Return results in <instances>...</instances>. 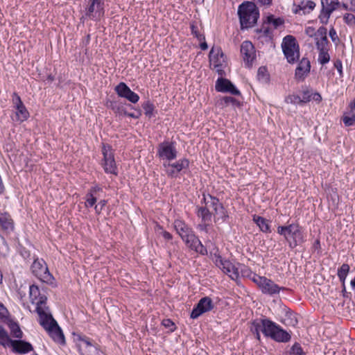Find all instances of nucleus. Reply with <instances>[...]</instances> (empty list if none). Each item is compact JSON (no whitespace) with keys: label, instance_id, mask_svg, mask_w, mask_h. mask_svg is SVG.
Masks as SVG:
<instances>
[{"label":"nucleus","instance_id":"obj_41","mask_svg":"<svg viewBox=\"0 0 355 355\" xmlns=\"http://www.w3.org/2000/svg\"><path fill=\"white\" fill-rule=\"evenodd\" d=\"M124 98L127 99L128 101L132 103H136L139 100V96H138L137 94H136L135 92H132L130 89V92H128V94H126Z\"/></svg>","mask_w":355,"mask_h":355},{"label":"nucleus","instance_id":"obj_43","mask_svg":"<svg viewBox=\"0 0 355 355\" xmlns=\"http://www.w3.org/2000/svg\"><path fill=\"white\" fill-rule=\"evenodd\" d=\"M290 353L294 355H304L302 348L298 343H295L293 345V347L291 349Z\"/></svg>","mask_w":355,"mask_h":355},{"label":"nucleus","instance_id":"obj_64","mask_svg":"<svg viewBox=\"0 0 355 355\" xmlns=\"http://www.w3.org/2000/svg\"><path fill=\"white\" fill-rule=\"evenodd\" d=\"M317 95H318V98L320 99L321 98L320 95V94H317Z\"/></svg>","mask_w":355,"mask_h":355},{"label":"nucleus","instance_id":"obj_6","mask_svg":"<svg viewBox=\"0 0 355 355\" xmlns=\"http://www.w3.org/2000/svg\"><path fill=\"white\" fill-rule=\"evenodd\" d=\"M31 270L32 273L41 282L46 284L53 283L54 278L42 259H35L31 265Z\"/></svg>","mask_w":355,"mask_h":355},{"label":"nucleus","instance_id":"obj_53","mask_svg":"<svg viewBox=\"0 0 355 355\" xmlns=\"http://www.w3.org/2000/svg\"><path fill=\"white\" fill-rule=\"evenodd\" d=\"M210 223H202L201 221V223L198 225V228L201 231H205L207 232V227L209 225Z\"/></svg>","mask_w":355,"mask_h":355},{"label":"nucleus","instance_id":"obj_10","mask_svg":"<svg viewBox=\"0 0 355 355\" xmlns=\"http://www.w3.org/2000/svg\"><path fill=\"white\" fill-rule=\"evenodd\" d=\"M102 153L103 155V166L105 173L117 175L118 168L111 147L108 145L103 144L102 147Z\"/></svg>","mask_w":355,"mask_h":355},{"label":"nucleus","instance_id":"obj_63","mask_svg":"<svg viewBox=\"0 0 355 355\" xmlns=\"http://www.w3.org/2000/svg\"><path fill=\"white\" fill-rule=\"evenodd\" d=\"M320 245V241H316L315 245Z\"/></svg>","mask_w":355,"mask_h":355},{"label":"nucleus","instance_id":"obj_47","mask_svg":"<svg viewBox=\"0 0 355 355\" xmlns=\"http://www.w3.org/2000/svg\"><path fill=\"white\" fill-rule=\"evenodd\" d=\"M12 101L15 108H17L18 106L24 105L23 102L21 100L20 96L17 93H13Z\"/></svg>","mask_w":355,"mask_h":355},{"label":"nucleus","instance_id":"obj_37","mask_svg":"<svg viewBox=\"0 0 355 355\" xmlns=\"http://www.w3.org/2000/svg\"><path fill=\"white\" fill-rule=\"evenodd\" d=\"M268 77L269 75L266 68L264 67H259L257 71L258 80L262 83H266L268 80Z\"/></svg>","mask_w":355,"mask_h":355},{"label":"nucleus","instance_id":"obj_61","mask_svg":"<svg viewBox=\"0 0 355 355\" xmlns=\"http://www.w3.org/2000/svg\"><path fill=\"white\" fill-rule=\"evenodd\" d=\"M196 2H203L204 0H195Z\"/></svg>","mask_w":355,"mask_h":355},{"label":"nucleus","instance_id":"obj_26","mask_svg":"<svg viewBox=\"0 0 355 355\" xmlns=\"http://www.w3.org/2000/svg\"><path fill=\"white\" fill-rule=\"evenodd\" d=\"M310 62L306 58H303L300 62L296 70L295 76L299 79H304L310 71Z\"/></svg>","mask_w":355,"mask_h":355},{"label":"nucleus","instance_id":"obj_52","mask_svg":"<svg viewBox=\"0 0 355 355\" xmlns=\"http://www.w3.org/2000/svg\"><path fill=\"white\" fill-rule=\"evenodd\" d=\"M310 99H311V94H310L309 91L306 90V91L303 92V94L301 96L302 103L309 102L310 101Z\"/></svg>","mask_w":355,"mask_h":355},{"label":"nucleus","instance_id":"obj_55","mask_svg":"<svg viewBox=\"0 0 355 355\" xmlns=\"http://www.w3.org/2000/svg\"><path fill=\"white\" fill-rule=\"evenodd\" d=\"M201 44H200V48L202 50H207L208 49V46H207V42H205V40H202L201 41Z\"/></svg>","mask_w":355,"mask_h":355},{"label":"nucleus","instance_id":"obj_19","mask_svg":"<svg viewBox=\"0 0 355 355\" xmlns=\"http://www.w3.org/2000/svg\"><path fill=\"white\" fill-rule=\"evenodd\" d=\"M213 308L212 301L208 297L202 298L191 313V318H197L201 314L211 310Z\"/></svg>","mask_w":355,"mask_h":355},{"label":"nucleus","instance_id":"obj_39","mask_svg":"<svg viewBox=\"0 0 355 355\" xmlns=\"http://www.w3.org/2000/svg\"><path fill=\"white\" fill-rule=\"evenodd\" d=\"M285 101L287 103H291V104H300L302 103L301 101V96L297 94H291L288 96Z\"/></svg>","mask_w":355,"mask_h":355},{"label":"nucleus","instance_id":"obj_56","mask_svg":"<svg viewBox=\"0 0 355 355\" xmlns=\"http://www.w3.org/2000/svg\"><path fill=\"white\" fill-rule=\"evenodd\" d=\"M263 5H270L272 3V0H257Z\"/></svg>","mask_w":355,"mask_h":355},{"label":"nucleus","instance_id":"obj_46","mask_svg":"<svg viewBox=\"0 0 355 355\" xmlns=\"http://www.w3.org/2000/svg\"><path fill=\"white\" fill-rule=\"evenodd\" d=\"M342 6L348 10H355V0H346L345 2L342 3Z\"/></svg>","mask_w":355,"mask_h":355},{"label":"nucleus","instance_id":"obj_60","mask_svg":"<svg viewBox=\"0 0 355 355\" xmlns=\"http://www.w3.org/2000/svg\"><path fill=\"white\" fill-rule=\"evenodd\" d=\"M0 308L3 309H5L3 305L2 304H0Z\"/></svg>","mask_w":355,"mask_h":355},{"label":"nucleus","instance_id":"obj_20","mask_svg":"<svg viewBox=\"0 0 355 355\" xmlns=\"http://www.w3.org/2000/svg\"><path fill=\"white\" fill-rule=\"evenodd\" d=\"M216 90L220 92H230L233 95H239L240 92L227 79L218 78L216 83Z\"/></svg>","mask_w":355,"mask_h":355},{"label":"nucleus","instance_id":"obj_24","mask_svg":"<svg viewBox=\"0 0 355 355\" xmlns=\"http://www.w3.org/2000/svg\"><path fill=\"white\" fill-rule=\"evenodd\" d=\"M10 347H12L15 353L20 354H26L33 350V347L30 343L22 340H14Z\"/></svg>","mask_w":355,"mask_h":355},{"label":"nucleus","instance_id":"obj_4","mask_svg":"<svg viewBox=\"0 0 355 355\" xmlns=\"http://www.w3.org/2000/svg\"><path fill=\"white\" fill-rule=\"evenodd\" d=\"M277 233L284 237L291 248H295L304 241V236L302 228L295 223L286 226H279Z\"/></svg>","mask_w":355,"mask_h":355},{"label":"nucleus","instance_id":"obj_48","mask_svg":"<svg viewBox=\"0 0 355 355\" xmlns=\"http://www.w3.org/2000/svg\"><path fill=\"white\" fill-rule=\"evenodd\" d=\"M329 37H331L332 42H334L337 45L340 40H339V37L337 35L336 31L333 27L329 30Z\"/></svg>","mask_w":355,"mask_h":355},{"label":"nucleus","instance_id":"obj_13","mask_svg":"<svg viewBox=\"0 0 355 355\" xmlns=\"http://www.w3.org/2000/svg\"><path fill=\"white\" fill-rule=\"evenodd\" d=\"M268 332L267 337H270L272 339L277 342H288L291 339V335L279 325L272 321L269 326H267Z\"/></svg>","mask_w":355,"mask_h":355},{"label":"nucleus","instance_id":"obj_21","mask_svg":"<svg viewBox=\"0 0 355 355\" xmlns=\"http://www.w3.org/2000/svg\"><path fill=\"white\" fill-rule=\"evenodd\" d=\"M328 40L324 38L320 42H316V47L319 51L318 60V62L322 65L328 63L330 60V55L328 53Z\"/></svg>","mask_w":355,"mask_h":355},{"label":"nucleus","instance_id":"obj_31","mask_svg":"<svg viewBox=\"0 0 355 355\" xmlns=\"http://www.w3.org/2000/svg\"><path fill=\"white\" fill-rule=\"evenodd\" d=\"M253 220L263 232H268L270 231V226L268 223L264 218L258 216H254Z\"/></svg>","mask_w":355,"mask_h":355},{"label":"nucleus","instance_id":"obj_36","mask_svg":"<svg viewBox=\"0 0 355 355\" xmlns=\"http://www.w3.org/2000/svg\"><path fill=\"white\" fill-rule=\"evenodd\" d=\"M114 90L119 96L124 98L130 89L125 83L121 82L115 87Z\"/></svg>","mask_w":355,"mask_h":355},{"label":"nucleus","instance_id":"obj_35","mask_svg":"<svg viewBox=\"0 0 355 355\" xmlns=\"http://www.w3.org/2000/svg\"><path fill=\"white\" fill-rule=\"evenodd\" d=\"M219 104L222 107L227 106L229 105H232L233 107H239L240 105V103L233 97L231 96H225L220 100Z\"/></svg>","mask_w":355,"mask_h":355},{"label":"nucleus","instance_id":"obj_54","mask_svg":"<svg viewBox=\"0 0 355 355\" xmlns=\"http://www.w3.org/2000/svg\"><path fill=\"white\" fill-rule=\"evenodd\" d=\"M335 67L338 69L340 74L342 73V63L340 61L338 60L334 63Z\"/></svg>","mask_w":355,"mask_h":355},{"label":"nucleus","instance_id":"obj_42","mask_svg":"<svg viewBox=\"0 0 355 355\" xmlns=\"http://www.w3.org/2000/svg\"><path fill=\"white\" fill-rule=\"evenodd\" d=\"M268 21L270 24H272L275 28H277L279 26L282 25L284 20L281 18H274L273 16L268 17Z\"/></svg>","mask_w":355,"mask_h":355},{"label":"nucleus","instance_id":"obj_14","mask_svg":"<svg viewBox=\"0 0 355 355\" xmlns=\"http://www.w3.org/2000/svg\"><path fill=\"white\" fill-rule=\"evenodd\" d=\"M215 264L232 279H236L239 277L238 268L230 261L224 260L220 256L216 257Z\"/></svg>","mask_w":355,"mask_h":355},{"label":"nucleus","instance_id":"obj_28","mask_svg":"<svg viewBox=\"0 0 355 355\" xmlns=\"http://www.w3.org/2000/svg\"><path fill=\"white\" fill-rule=\"evenodd\" d=\"M0 225L3 230L7 232H10L13 230V221L8 214L0 213Z\"/></svg>","mask_w":355,"mask_h":355},{"label":"nucleus","instance_id":"obj_7","mask_svg":"<svg viewBox=\"0 0 355 355\" xmlns=\"http://www.w3.org/2000/svg\"><path fill=\"white\" fill-rule=\"evenodd\" d=\"M282 49L285 57L290 63H293L299 59V46L294 37L287 35L284 38Z\"/></svg>","mask_w":355,"mask_h":355},{"label":"nucleus","instance_id":"obj_32","mask_svg":"<svg viewBox=\"0 0 355 355\" xmlns=\"http://www.w3.org/2000/svg\"><path fill=\"white\" fill-rule=\"evenodd\" d=\"M349 271V266L347 263H343L338 270V277L342 282V286L345 288V282L346 277Z\"/></svg>","mask_w":355,"mask_h":355},{"label":"nucleus","instance_id":"obj_5","mask_svg":"<svg viewBox=\"0 0 355 355\" xmlns=\"http://www.w3.org/2000/svg\"><path fill=\"white\" fill-rule=\"evenodd\" d=\"M205 204L210 207L215 223H223L228 218V214L219 200L211 195L203 196Z\"/></svg>","mask_w":355,"mask_h":355},{"label":"nucleus","instance_id":"obj_34","mask_svg":"<svg viewBox=\"0 0 355 355\" xmlns=\"http://www.w3.org/2000/svg\"><path fill=\"white\" fill-rule=\"evenodd\" d=\"M8 326L11 331V335L13 337L19 339H21L23 337V333L17 323L10 322Z\"/></svg>","mask_w":355,"mask_h":355},{"label":"nucleus","instance_id":"obj_44","mask_svg":"<svg viewBox=\"0 0 355 355\" xmlns=\"http://www.w3.org/2000/svg\"><path fill=\"white\" fill-rule=\"evenodd\" d=\"M156 230L164 237V239H166L167 241L172 239V238H173L172 234L171 233H169L168 232L164 230L161 226L157 225Z\"/></svg>","mask_w":355,"mask_h":355},{"label":"nucleus","instance_id":"obj_50","mask_svg":"<svg viewBox=\"0 0 355 355\" xmlns=\"http://www.w3.org/2000/svg\"><path fill=\"white\" fill-rule=\"evenodd\" d=\"M355 122V114H354L352 116H345L343 118V123L346 126H351L354 124Z\"/></svg>","mask_w":355,"mask_h":355},{"label":"nucleus","instance_id":"obj_17","mask_svg":"<svg viewBox=\"0 0 355 355\" xmlns=\"http://www.w3.org/2000/svg\"><path fill=\"white\" fill-rule=\"evenodd\" d=\"M189 162L187 159H181L175 163L163 162L166 173L170 177H175L182 169L189 167Z\"/></svg>","mask_w":355,"mask_h":355},{"label":"nucleus","instance_id":"obj_9","mask_svg":"<svg viewBox=\"0 0 355 355\" xmlns=\"http://www.w3.org/2000/svg\"><path fill=\"white\" fill-rule=\"evenodd\" d=\"M157 155L163 162H169L178 155L175 144L173 142L164 141L157 147Z\"/></svg>","mask_w":355,"mask_h":355},{"label":"nucleus","instance_id":"obj_25","mask_svg":"<svg viewBox=\"0 0 355 355\" xmlns=\"http://www.w3.org/2000/svg\"><path fill=\"white\" fill-rule=\"evenodd\" d=\"M305 33L309 37L314 39L315 42H320L324 39H327V28L324 26L320 27L317 31L314 28L308 26L305 28Z\"/></svg>","mask_w":355,"mask_h":355},{"label":"nucleus","instance_id":"obj_15","mask_svg":"<svg viewBox=\"0 0 355 355\" xmlns=\"http://www.w3.org/2000/svg\"><path fill=\"white\" fill-rule=\"evenodd\" d=\"M86 16L92 19H99L104 15L103 0H89Z\"/></svg>","mask_w":355,"mask_h":355},{"label":"nucleus","instance_id":"obj_59","mask_svg":"<svg viewBox=\"0 0 355 355\" xmlns=\"http://www.w3.org/2000/svg\"><path fill=\"white\" fill-rule=\"evenodd\" d=\"M125 116H128L130 117H132V118H135V116L133 113H128L126 112V114Z\"/></svg>","mask_w":355,"mask_h":355},{"label":"nucleus","instance_id":"obj_2","mask_svg":"<svg viewBox=\"0 0 355 355\" xmlns=\"http://www.w3.org/2000/svg\"><path fill=\"white\" fill-rule=\"evenodd\" d=\"M173 226L176 232L187 247L201 254H207L206 248L195 235L193 230L184 220L180 219L175 220Z\"/></svg>","mask_w":355,"mask_h":355},{"label":"nucleus","instance_id":"obj_12","mask_svg":"<svg viewBox=\"0 0 355 355\" xmlns=\"http://www.w3.org/2000/svg\"><path fill=\"white\" fill-rule=\"evenodd\" d=\"M209 63L216 71L222 74L223 67L225 64V57L220 47H212L209 55Z\"/></svg>","mask_w":355,"mask_h":355},{"label":"nucleus","instance_id":"obj_11","mask_svg":"<svg viewBox=\"0 0 355 355\" xmlns=\"http://www.w3.org/2000/svg\"><path fill=\"white\" fill-rule=\"evenodd\" d=\"M322 9L318 16L321 24H327L332 12L337 10L340 3L338 0H321Z\"/></svg>","mask_w":355,"mask_h":355},{"label":"nucleus","instance_id":"obj_57","mask_svg":"<svg viewBox=\"0 0 355 355\" xmlns=\"http://www.w3.org/2000/svg\"><path fill=\"white\" fill-rule=\"evenodd\" d=\"M164 325L169 327L171 325L173 326L174 324L170 320H166L164 321Z\"/></svg>","mask_w":355,"mask_h":355},{"label":"nucleus","instance_id":"obj_62","mask_svg":"<svg viewBox=\"0 0 355 355\" xmlns=\"http://www.w3.org/2000/svg\"><path fill=\"white\" fill-rule=\"evenodd\" d=\"M320 245V241H316L315 245Z\"/></svg>","mask_w":355,"mask_h":355},{"label":"nucleus","instance_id":"obj_3","mask_svg":"<svg viewBox=\"0 0 355 355\" xmlns=\"http://www.w3.org/2000/svg\"><path fill=\"white\" fill-rule=\"evenodd\" d=\"M238 14L242 28L252 27L257 23L259 16V10L255 4L248 1L239 6Z\"/></svg>","mask_w":355,"mask_h":355},{"label":"nucleus","instance_id":"obj_49","mask_svg":"<svg viewBox=\"0 0 355 355\" xmlns=\"http://www.w3.org/2000/svg\"><path fill=\"white\" fill-rule=\"evenodd\" d=\"M144 109L146 115L151 116L154 110V107L153 104L148 102L144 105Z\"/></svg>","mask_w":355,"mask_h":355},{"label":"nucleus","instance_id":"obj_27","mask_svg":"<svg viewBox=\"0 0 355 355\" xmlns=\"http://www.w3.org/2000/svg\"><path fill=\"white\" fill-rule=\"evenodd\" d=\"M210 207H207L205 204V207H197L196 214L198 218H201L202 223H211L212 213L209 210Z\"/></svg>","mask_w":355,"mask_h":355},{"label":"nucleus","instance_id":"obj_1","mask_svg":"<svg viewBox=\"0 0 355 355\" xmlns=\"http://www.w3.org/2000/svg\"><path fill=\"white\" fill-rule=\"evenodd\" d=\"M29 298L31 303L36 305V311L39 315V322L41 326L55 342L64 344L65 339L62 331L46 306L47 297L40 293L37 286L34 284L30 286Z\"/></svg>","mask_w":355,"mask_h":355},{"label":"nucleus","instance_id":"obj_18","mask_svg":"<svg viewBox=\"0 0 355 355\" xmlns=\"http://www.w3.org/2000/svg\"><path fill=\"white\" fill-rule=\"evenodd\" d=\"M241 53L248 67H250L256 56V52L252 43L250 41H244L241 46Z\"/></svg>","mask_w":355,"mask_h":355},{"label":"nucleus","instance_id":"obj_16","mask_svg":"<svg viewBox=\"0 0 355 355\" xmlns=\"http://www.w3.org/2000/svg\"><path fill=\"white\" fill-rule=\"evenodd\" d=\"M76 346L81 355H101L98 347L92 344L87 338H79Z\"/></svg>","mask_w":355,"mask_h":355},{"label":"nucleus","instance_id":"obj_8","mask_svg":"<svg viewBox=\"0 0 355 355\" xmlns=\"http://www.w3.org/2000/svg\"><path fill=\"white\" fill-rule=\"evenodd\" d=\"M252 279L264 294L272 295L279 293V291L283 289V288L279 287L273 281L266 277L254 275Z\"/></svg>","mask_w":355,"mask_h":355},{"label":"nucleus","instance_id":"obj_33","mask_svg":"<svg viewBox=\"0 0 355 355\" xmlns=\"http://www.w3.org/2000/svg\"><path fill=\"white\" fill-rule=\"evenodd\" d=\"M12 341L14 340H11L7 331L0 326V345L4 347L11 346Z\"/></svg>","mask_w":355,"mask_h":355},{"label":"nucleus","instance_id":"obj_23","mask_svg":"<svg viewBox=\"0 0 355 355\" xmlns=\"http://www.w3.org/2000/svg\"><path fill=\"white\" fill-rule=\"evenodd\" d=\"M315 7V3L311 0H302L297 5L294 4L293 11L295 14L306 15L310 13Z\"/></svg>","mask_w":355,"mask_h":355},{"label":"nucleus","instance_id":"obj_40","mask_svg":"<svg viewBox=\"0 0 355 355\" xmlns=\"http://www.w3.org/2000/svg\"><path fill=\"white\" fill-rule=\"evenodd\" d=\"M191 34L194 37H196L199 42H201L202 40H205V35L202 34H200L199 33L198 28L195 24H191Z\"/></svg>","mask_w":355,"mask_h":355},{"label":"nucleus","instance_id":"obj_51","mask_svg":"<svg viewBox=\"0 0 355 355\" xmlns=\"http://www.w3.org/2000/svg\"><path fill=\"white\" fill-rule=\"evenodd\" d=\"M107 201L105 200H101L97 205L95 206L96 212L99 214L105 206Z\"/></svg>","mask_w":355,"mask_h":355},{"label":"nucleus","instance_id":"obj_38","mask_svg":"<svg viewBox=\"0 0 355 355\" xmlns=\"http://www.w3.org/2000/svg\"><path fill=\"white\" fill-rule=\"evenodd\" d=\"M110 107L114 111V113L119 116H123L126 114V111L122 106L115 102H111Z\"/></svg>","mask_w":355,"mask_h":355},{"label":"nucleus","instance_id":"obj_29","mask_svg":"<svg viewBox=\"0 0 355 355\" xmlns=\"http://www.w3.org/2000/svg\"><path fill=\"white\" fill-rule=\"evenodd\" d=\"M101 190V188L98 187H92L89 192L87 193L85 198V206L87 207H93L95 203L96 202V197L95 196V194Z\"/></svg>","mask_w":355,"mask_h":355},{"label":"nucleus","instance_id":"obj_58","mask_svg":"<svg viewBox=\"0 0 355 355\" xmlns=\"http://www.w3.org/2000/svg\"><path fill=\"white\" fill-rule=\"evenodd\" d=\"M351 287L353 290H355V276L354 278L350 282Z\"/></svg>","mask_w":355,"mask_h":355},{"label":"nucleus","instance_id":"obj_22","mask_svg":"<svg viewBox=\"0 0 355 355\" xmlns=\"http://www.w3.org/2000/svg\"><path fill=\"white\" fill-rule=\"evenodd\" d=\"M272 323V321L268 319H261L254 320L252 322V331L256 334V338L260 340V331H261L266 336L268 334L269 330H268L267 326Z\"/></svg>","mask_w":355,"mask_h":355},{"label":"nucleus","instance_id":"obj_45","mask_svg":"<svg viewBox=\"0 0 355 355\" xmlns=\"http://www.w3.org/2000/svg\"><path fill=\"white\" fill-rule=\"evenodd\" d=\"M344 21L349 25L353 26L355 24V16L351 13H347L343 17Z\"/></svg>","mask_w":355,"mask_h":355},{"label":"nucleus","instance_id":"obj_30","mask_svg":"<svg viewBox=\"0 0 355 355\" xmlns=\"http://www.w3.org/2000/svg\"><path fill=\"white\" fill-rule=\"evenodd\" d=\"M16 109V120L18 121H24L29 116V113L24 106L22 105L21 106H18Z\"/></svg>","mask_w":355,"mask_h":355}]
</instances>
